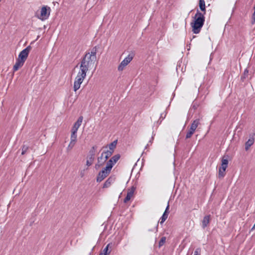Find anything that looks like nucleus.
Returning <instances> with one entry per match:
<instances>
[{
    "mask_svg": "<svg viewBox=\"0 0 255 255\" xmlns=\"http://www.w3.org/2000/svg\"><path fill=\"white\" fill-rule=\"evenodd\" d=\"M84 171H85V170H84L83 171H81L80 172V175L82 177L84 176Z\"/></svg>",
    "mask_w": 255,
    "mask_h": 255,
    "instance_id": "nucleus-39",
    "label": "nucleus"
},
{
    "mask_svg": "<svg viewBox=\"0 0 255 255\" xmlns=\"http://www.w3.org/2000/svg\"><path fill=\"white\" fill-rule=\"evenodd\" d=\"M205 21L204 14L197 10L194 17L193 21L191 23L192 31L195 34L199 33L203 27Z\"/></svg>",
    "mask_w": 255,
    "mask_h": 255,
    "instance_id": "nucleus-2",
    "label": "nucleus"
},
{
    "mask_svg": "<svg viewBox=\"0 0 255 255\" xmlns=\"http://www.w3.org/2000/svg\"><path fill=\"white\" fill-rule=\"evenodd\" d=\"M169 209V203H168L164 213L163 214L162 216H161V217L160 219V224L163 223L165 222V221L167 219L168 216V214H169V212H168Z\"/></svg>",
    "mask_w": 255,
    "mask_h": 255,
    "instance_id": "nucleus-10",
    "label": "nucleus"
},
{
    "mask_svg": "<svg viewBox=\"0 0 255 255\" xmlns=\"http://www.w3.org/2000/svg\"><path fill=\"white\" fill-rule=\"evenodd\" d=\"M210 219V215L205 216L202 221V227L205 229L209 224Z\"/></svg>",
    "mask_w": 255,
    "mask_h": 255,
    "instance_id": "nucleus-15",
    "label": "nucleus"
},
{
    "mask_svg": "<svg viewBox=\"0 0 255 255\" xmlns=\"http://www.w3.org/2000/svg\"><path fill=\"white\" fill-rule=\"evenodd\" d=\"M255 227V225L254 226V227L252 228V230H253V229H254Z\"/></svg>",
    "mask_w": 255,
    "mask_h": 255,
    "instance_id": "nucleus-44",
    "label": "nucleus"
},
{
    "mask_svg": "<svg viewBox=\"0 0 255 255\" xmlns=\"http://www.w3.org/2000/svg\"><path fill=\"white\" fill-rule=\"evenodd\" d=\"M195 130H194L193 128H192L191 127L190 128L189 130L188 131H190V132L194 133Z\"/></svg>",
    "mask_w": 255,
    "mask_h": 255,
    "instance_id": "nucleus-38",
    "label": "nucleus"
},
{
    "mask_svg": "<svg viewBox=\"0 0 255 255\" xmlns=\"http://www.w3.org/2000/svg\"><path fill=\"white\" fill-rule=\"evenodd\" d=\"M97 52V46L94 47L90 52H87L82 59L80 69L77 74L84 78H86L87 72L92 68L97 60L96 54Z\"/></svg>",
    "mask_w": 255,
    "mask_h": 255,
    "instance_id": "nucleus-1",
    "label": "nucleus"
},
{
    "mask_svg": "<svg viewBox=\"0 0 255 255\" xmlns=\"http://www.w3.org/2000/svg\"><path fill=\"white\" fill-rule=\"evenodd\" d=\"M109 174H106L104 171H100L97 177V182H100L105 179Z\"/></svg>",
    "mask_w": 255,
    "mask_h": 255,
    "instance_id": "nucleus-13",
    "label": "nucleus"
},
{
    "mask_svg": "<svg viewBox=\"0 0 255 255\" xmlns=\"http://www.w3.org/2000/svg\"><path fill=\"white\" fill-rule=\"evenodd\" d=\"M84 79V78L77 75L73 85V89L75 92H76L80 88L81 84L83 83Z\"/></svg>",
    "mask_w": 255,
    "mask_h": 255,
    "instance_id": "nucleus-7",
    "label": "nucleus"
},
{
    "mask_svg": "<svg viewBox=\"0 0 255 255\" xmlns=\"http://www.w3.org/2000/svg\"><path fill=\"white\" fill-rule=\"evenodd\" d=\"M252 19H253V20H252V23L254 24L255 23V11H254V12L253 14Z\"/></svg>",
    "mask_w": 255,
    "mask_h": 255,
    "instance_id": "nucleus-35",
    "label": "nucleus"
},
{
    "mask_svg": "<svg viewBox=\"0 0 255 255\" xmlns=\"http://www.w3.org/2000/svg\"><path fill=\"white\" fill-rule=\"evenodd\" d=\"M166 241V238L165 237H163L161 238L159 242V247H160L162 246L165 243Z\"/></svg>",
    "mask_w": 255,
    "mask_h": 255,
    "instance_id": "nucleus-27",
    "label": "nucleus"
},
{
    "mask_svg": "<svg viewBox=\"0 0 255 255\" xmlns=\"http://www.w3.org/2000/svg\"><path fill=\"white\" fill-rule=\"evenodd\" d=\"M165 116H166V114H164V116H163V113L161 114L160 119H162L161 121L163 120L165 118Z\"/></svg>",
    "mask_w": 255,
    "mask_h": 255,
    "instance_id": "nucleus-37",
    "label": "nucleus"
},
{
    "mask_svg": "<svg viewBox=\"0 0 255 255\" xmlns=\"http://www.w3.org/2000/svg\"><path fill=\"white\" fill-rule=\"evenodd\" d=\"M200 120L198 119H196L193 121L190 127H191L192 128L196 130V128H197L198 126L200 125Z\"/></svg>",
    "mask_w": 255,
    "mask_h": 255,
    "instance_id": "nucleus-18",
    "label": "nucleus"
},
{
    "mask_svg": "<svg viewBox=\"0 0 255 255\" xmlns=\"http://www.w3.org/2000/svg\"><path fill=\"white\" fill-rule=\"evenodd\" d=\"M254 9H255V6H254Z\"/></svg>",
    "mask_w": 255,
    "mask_h": 255,
    "instance_id": "nucleus-45",
    "label": "nucleus"
},
{
    "mask_svg": "<svg viewBox=\"0 0 255 255\" xmlns=\"http://www.w3.org/2000/svg\"><path fill=\"white\" fill-rule=\"evenodd\" d=\"M255 141V139L253 136L250 137V138L248 140V141L245 143V149L246 150H248L249 148L254 144Z\"/></svg>",
    "mask_w": 255,
    "mask_h": 255,
    "instance_id": "nucleus-14",
    "label": "nucleus"
},
{
    "mask_svg": "<svg viewBox=\"0 0 255 255\" xmlns=\"http://www.w3.org/2000/svg\"><path fill=\"white\" fill-rule=\"evenodd\" d=\"M83 119V118L82 116H80V117H79V118L77 120V121H76V122L74 124V125L72 128L71 131L77 132V130H78L79 128L81 125Z\"/></svg>",
    "mask_w": 255,
    "mask_h": 255,
    "instance_id": "nucleus-9",
    "label": "nucleus"
},
{
    "mask_svg": "<svg viewBox=\"0 0 255 255\" xmlns=\"http://www.w3.org/2000/svg\"><path fill=\"white\" fill-rule=\"evenodd\" d=\"M155 228H156V231L157 232V229H158V224H157Z\"/></svg>",
    "mask_w": 255,
    "mask_h": 255,
    "instance_id": "nucleus-42",
    "label": "nucleus"
},
{
    "mask_svg": "<svg viewBox=\"0 0 255 255\" xmlns=\"http://www.w3.org/2000/svg\"><path fill=\"white\" fill-rule=\"evenodd\" d=\"M71 148V145H70V144H69L68 147V148Z\"/></svg>",
    "mask_w": 255,
    "mask_h": 255,
    "instance_id": "nucleus-43",
    "label": "nucleus"
},
{
    "mask_svg": "<svg viewBox=\"0 0 255 255\" xmlns=\"http://www.w3.org/2000/svg\"><path fill=\"white\" fill-rule=\"evenodd\" d=\"M117 144V140H114L109 145V150L104 152L106 159H108L113 153Z\"/></svg>",
    "mask_w": 255,
    "mask_h": 255,
    "instance_id": "nucleus-6",
    "label": "nucleus"
},
{
    "mask_svg": "<svg viewBox=\"0 0 255 255\" xmlns=\"http://www.w3.org/2000/svg\"><path fill=\"white\" fill-rule=\"evenodd\" d=\"M24 62V61H21L20 59H17L13 67V72L17 71L19 68L21 67L23 65Z\"/></svg>",
    "mask_w": 255,
    "mask_h": 255,
    "instance_id": "nucleus-11",
    "label": "nucleus"
},
{
    "mask_svg": "<svg viewBox=\"0 0 255 255\" xmlns=\"http://www.w3.org/2000/svg\"><path fill=\"white\" fill-rule=\"evenodd\" d=\"M248 72H249V71L247 70V69H246L244 70V76L242 77V79L245 78H246V76L248 75Z\"/></svg>",
    "mask_w": 255,
    "mask_h": 255,
    "instance_id": "nucleus-33",
    "label": "nucleus"
},
{
    "mask_svg": "<svg viewBox=\"0 0 255 255\" xmlns=\"http://www.w3.org/2000/svg\"><path fill=\"white\" fill-rule=\"evenodd\" d=\"M99 255H107L106 254L100 253Z\"/></svg>",
    "mask_w": 255,
    "mask_h": 255,
    "instance_id": "nucleus-41",
    "label": "nucleus"
},
{
    "mask_svg": "<svg viewBox=\"0 0 255 255\" xmlns=\"http://www.w3.org/2000/svg\"><path fill=\"white\" fill-rule=\"evenodd\" d=\"M134 57L133 53H129L120 64L118 67V70L119 71H122L124 70L125 67L127 66L130 61L132 60Z\"/></svg>",
    "mask_w": 255,
    "mask_h": 255,
    "instance_id": "nucleus-4",
    "label": "nucleus"
},
{
    "mask_svg": "<svg viewBox=\"0 0 255 255\" xmlns=\"http://www.w3.org/2000/svg\"><path fill=\"white\" fill-rule=\"evenodd\" d=\"M120 155L119 154L114 155L110 160H111L114 164L119 160L120 158Z\"/></svg>",
    "mask_w": 255,
    "mask_h": 255,
    "instance_id": "nucleus-22",
    "label": "nucleus"
},
{
    "mask_svg": "<svg viewBox=\"0 0 255 255\" xmlns=\"http://www.w3.org/2000/svg\"><path fill=\"white\" fill-rule=\"evenodd\" d=\"M154 135H155V134H153V135H152V137H151V139L149 140V142H148V143H149V144H150V145H151V144H152V141H153V139H154Z\"/></svg>",
    "mask_w": 255,
    "mask_h": 255,
    "instance_id": "nucleus-36",
    "label": "nucleus"
},
{
    "mask_svg": "<svg viewBox=\"0 0 255 255\" xmlns=\"http://www.w3.org/2000/svg\"><path fill=\"white\" fill-rule=\"evenodd\" d=\"M193 133L190 132V131H188L186 135V138H190L193 135Z\"/></svg>",
    "mask_w": 255,
    "mask_h": 255,
    "instance_id": "nucleus-32",
    "label": "nucleus"
},
{
    "mask_svg": "<svg viewBox=\"0 0 255 255\" xmlns=\"http://www.w3.org/2000/svg\"><path fill=\"white\" fill-rule=\"evenodd\" d=\"M149 145V143H147V145L145 146V149L147 148V147Z\"/></svg>",
    "mask_w": 255,
    "mask_h": 255,
    "instance_id": "nucleus-40",
    "label": "nucleus"
},
{
    "mask_svg": "<svg viewBox=\"0 0 255 255\" xmlns=\"http://www.w3.org/2000/svg\"><path fill=\"white\" fill-rule=\"evenodd\" d=\"M200 254H201V249L198 248L195 250V251L194 252V255H200Z\"/></svg>",
    "mask_w": 255,
    "mask_h": 255,
    "instance_id": "nucleus-29",
    "label": "nucleus"
},
{
    "mask_svg": "<svg viewBox=\"0 0 255 255\" xmlns=\"http://www.w3.org/2000/svg\"><path fill=\"white\" fill-rule=\"evenodd\" d=\"M228 164V160L227 159H223L222 160V164L221 168H223L224 170H226L227 168Z\"/></svg>",
    "mask_w": 255,
    "mask_h": 255,
    "instance_id": "nucleus-21",
    "label": "nucleus"
},
{
    "mask_svg": "<svg viewBox=\"0 0 255 255\" xmlns=\"http://www.w3.org/2000/svg\"><path fill=\"white\" fill-rule=\"evenodd\" d=\"M104 157H105V153H104V152H103L102 154H101V155L98 158L99 159V160H103L104 159Z\"/></svg>",
    "mask_w": 255,
    "mask_h": 255,
    "instance_id": "nucleus-34",
    "label": "nucleus"
},
{
    "mask_svg": "<svg viewBox=\"0 0 255 255\" xmlns=\"http://www.w3.org/2000/svg\"><path fill=\"white\" fill-rule=\"evenodd\" d=\"M28 149V146L27 145H23L21 149V154H24Z\"/></svg>",
    "mask_w": 255,
    "mask_h": 255,
    "instance_id": "nucleus-24",
    "label": "nucleus"
},
{
    "mask_svg": "<svg viewBox=\"0 0 255 255\" xmlns=\"http://www.w3.org/2000/svg\"><path fill=\"white\" fill-rule=\"evenodd\" d=\"M51 8L47 5L43 6L40 10V14H36V16L42 21H44L47 19L50 14Z\"/></svg>",
    "mask_w": 255,
    "mask_h": 255,
    "instance_id": "nucleus-3",
    "label": "nucleus"
},
{
    "mask_svg": "<svg viewBox=\"0 0 255 255\" xmlns=\"http://www.w3.org/2000/svg\"><path fill=\"white\" fill-rule=\"evenodd\" d=\"M77 141V132L71 131V134L70 137V145H71L72 148Z\"/></svg>",
    "mask_w": 255,
    "mask_h": 255,
    "instance_id": "nucleus-12",
    "label": "nucleus"
},
{
    "mask_svg": "<svg viewBox=\"0 0 255 255\" xmlns=\"http://www.w3.org/2000/svg\"><path fill=\"white\" fill-rule=\"evenodd\" d=\"M96 146H93L92 149L89 151V155H92V156L95 157V150H96Z\"/></svg>",
    "mask_w": 255,
    "mask_h": 255,
    "instance_id": "nucleus-25",
    "label": "nucleus"
},
{
    "mask_svg": "<svg viewBox=\"0 0 255 255\" xmlns=\"http://www.w3.org/2000/svg\"><path fill=\"white\" fill-rule=\"evenodd\" d=\"M199 8L202 11H205V2L204 0H199Z\"/></svg>",
    "mask_w": 255,
    "mask_h": 255,
    "instance_id": "nucleus-20",
    "label": "nucleus"
},
{
    "mask_svg": "<svg viewBox=\"0 0 255 255\" xmlns=\"http://www.w3.org/2000/svg\"><path fill=\"white\" fill-rule=\"evenodd\" d=\"M226 170H224L223 168H220L219 169V178H223L224 177L225 174V172Z\"/></svg>",
    "mask_w": 255,
    "mask_h": 255,
    "instance_id": "nucleus-23",
    "label": "nucleus"
},
{
    "mask_svg": "<svg viewBox=\"0 0 255 255\" xmlns=\"http://www.w3.org/2000/svg\"><path fill=\"white\" fill-rule=\"evenodd\" d=\"M135 190V187L132 186L130 188L128 189L127 195L126 198L124 199V202L127 203L128 201L133 196V193Z\"/></svg>",
    "mask_w": 255,
    "mask_h": 255,
    "instance_id": "nucleus-8",
    "label": "nucleus"
},
{
    "mask_svg": "<svg viewBox=\"0 0 255 255\" xmlns=\"http://www.w3.org/2000/svg\"><path fill=\"white\" fill-rule=\"evenodd\" d=\"M115 181V178L112 177H110L103 184V188H108L109 187L112 183L114 182Z\"/></svg>",
    "mask_w": 255,
    "mask_h": 255,
    "instance_id": "nucleus-16",
    "label": "nucleus"
},
{
    "mask_svg": "<svg viewBox=\"0 0 255 255\" xmlns=\"http://www.w3.org/2000/svg\"><path fill=\"white\" fill-rule=\"evenodd\" d=\"M31 49V47L30 46H28L25 49L22 50L19 54L18 58V59H20L21 61H25L28 54Z\"/></svg>",
    "mask_w": 255,
    "mask_h": 255,
    "instance_id": "nucleus-5",
    "label": "nucleus"
},
{
    "mask_svg": "<svg viewBox=\"0 0 255 255\" xmlns=\"http://www.w3.org/2000/svg\"><path fill=\"white\" fill-rule=\"evenodd\" d=\"M115 164H114V163L112 162V161L111 160H109L107 162V164H106V166H108L109 167H111V168H113V167L114 166Z\"/></svg>",
    "mask_w": 255,
    "mask_h": 255,
    "instance_id": "nucleus-28",
    "label": "nucleus"
},
{
    "mask_svg": "<svg viewBox=\"0 0 255 255\" xmlns=\"http://www.w3.org/2000/svg\"><path fill=\"white\" fill-rule=\"evenodd\" d=\"M193 133L190 132V131H188L186 135V138H190L193 135Z\"/></svg>",
    "mask_w": 255,
    "mask_h": 255,
    "instance_id": "nucleus-31",
    "label": "nucleus"
},
{
    "mask_svg": "<svg viewBox=\"0 0 255 255\" xmlns=\"http://www.w3.org/2000/svg\"><path fill=\"white\" fill-rule=\"evenodd\" d=\"M107 160V159H106V156L104 157V159L102 160H99L98 158V162L95 165V168L97 169L99 168L101 166H102L104 164V163Z\"/></svg>",
    "mask_w": 255,
    "mask_h": 255,
    "instance_id": "nucleus-19",
    "label": "nucleus"
},
{
    "mask_svg": "<svg viewBox=\"0 0 255 255\" xmlns=\"http://www.w3.org/2000/svg\"><path fill=\"white\" fill-rule=\"evenodd\" d=\"M110 244H108L106 248L103 250V254H106L108 255V251Z\"/></svg>",
    "mask_w": 255,
    "mask_h": 255,
    "instance_id": "nucleus-30",
    "label": "nucleus"
},
{
    "mask_svg": "<svg viewBox=\"0 0 255 255\" xmlns=\"http://www.w3.org/2000/svg\"><path fill=\"white\" fill-rule=\"evenodd\" d=\"M95 159V157L92 155H88L87 158L86 165L89 167L92 165Z\"/></svg>",
    "mask_w": 255,
    "mask_h": 255,
    "instance_id": "nucleus-17",
    "label": "nucleus"
},
{
    "mask_svg": "<svg viewBox=\"0 0 255 255\" xmlns=\"http://www.w3.org/2000/svg\"><path fill=\"white\" fill-rule=\"evenodd\" d=\"M112 168L109 167L108 166H106V167L104 168L102 170L103 171H104V172L106 173V174H109L111 170H112Z\"/></svg>",
    "mask_w": 255,
    "mask_h": 255,
    "instance_id": "nucleus-26",
    "label": "nucleus"
}]
</instances>
